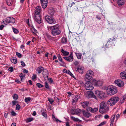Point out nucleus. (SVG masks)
I'll list each match as a JSON object with an SVG mask.
<instances>
[{
    "instance_id": "obj_60",
    "label": "nucleus",
    "mask_w": 126,
    "mask_h": 126,
    "mask_svg": "<svg viewBox=\"0 0 126 126\" xmlns=\"http://www.w3.org/2000/svg\"><path fill=\"white\" fill-rule=\"evenodd\" d=\"M48 80L49 82H50V83H52L53 81V80L51 78H49L48 79Z\"/></svg>"
},
{
    "instance_id": "obj_39",
    "label": "nucleus",
    "mask_w": 126,
    "mask_h": 126,
    "mask_svg": "<svg viewBox=\"0 0 126 126\" xmlns=\"http://www.w3.org/2000/svg\"><path fill=\"white\" fill-rule=\"evenodd\" d=\"M115 40H116L115 38H113V39H112L111 38H110L108 40L107 43H109L111 42H113V41Z\"/></svg>"
},
{
    "instance_id": "obj_34",
    "label": "nucleus",
    "mask_w": 126,
    "mask_h": 126,
    "mask_svg": "<svg viewBox=\"0 0 126 126\" xmlns=\"http://www.w3.org/2000/svg\"><path fill=\"white\" fill-rule=\"evenodd\" d=\"M45 35L48 39H52V37L48 33H46Z\"/></svg>"
},
{
    "instance_id": "obj_61",
    "label": "nucleus",
    "mask_w": 126,
    "mask_h": 126,
    "mask_svg": "<svg viewBox=\"0 0 126 126\" xmlns=\"http://www.w3.org/2000/svg\"><path fill=\"white\" fill-rule=\"evenodd\" d=\"M23 72L24 73H27L28 72V70L26 69L23 70Z\"/></svg>"
},
{
    "instance_id": "obj_15",
    "label": "nucleus",
    "mask_w": 126,
    "mask_h": 126,
    "mask_svg": "<svg viewBox=\"0 0 126 126\" xmlns=\"http://www.w3.org/2000/svg\"><path fill=\"white\" fill-rule=\"evenodd\" d=\"M7 21L9 23L14 24L15 23V20L12 17H9L7 18Z\"/></svg>"
},
{
    "instance_id": "obj_9",
    "label": "nucleus",
    "mask_w": 126,
    "mask_h": 126,
    "mask_svg": "<svg viewBox=\"0 0 126 126\" xmlns=\"http://www.w3.org/2000/svg\"><path fill=\"white\" fill-rule=\"evenodd\" d=\"M84 69V68L83 66L79 65L77 67L76 71L80 74H82L83 73Z\"/></svg>"
},
{
    "instance_id": "obj_26",
    "label": "nucleus",
    "mask_w": 126,
    "mask_h": 126,
    "mask_svg": "<svg viewBox=\"0 0 126 126\" xmlns=\"http://www.w3.org/2000/svg\"><path fill=\"white\" fill-rule=\"evenodd\" d=\"M82 112L83 115L85 116L87 118L89 117L91 115L90 113H89L88 112L86 111H85L83 110Z\"/></svg>"
},
{
    "instance_id": "obj_14",
    "label": "nucleus",
    "mask_w": 126,
    "mask_h": 126,
    "mask_svg": "<svg viewBox=\"0 0 126 126\" xmlns=\"http://www.w3.org/2000/svg\"><path fill=\"white\" fill-rule=\"evenodd\" d=\"M93 83L94 84V85L96 86H100L102 84V81H97L95 79H93Z\"/></svg>"
},
{
    "instance_id": "obj_3",
    "label": "nucleus",
    "mask_w": 126,
    "mask_h": 126,
    "mask_svg": "<svg viewBox=\"0 0 126 126\" xmlns=\"http://www.w3.org/2000/svg\"><path fill=\"white\" fill-rule=\"evenodd\" d=\"M106 90L107 94L110 95H113L117 92L116 87L112 85L108 86Z\"/></svg>"
},
{
    "instance_id": "obj_48",
    "label": "nucleus",
    "mask_w": 126,
    "mask_h": 126,
    "mask_svg": "<svg viewBox=\"0 0 126 126\" xmlns=\"http://www.w3.org/2000/svg\"><path fill=\"white\" fill-rule=\"evenodd\" d=\"M25 76L24 75V74L22 73H21L19 75V76L21 78V80L22 81V80L24 76Z\"/></svg>"
},
{
    "instance_id": "obj_32",
    "label": "nucleus",
    "mask_w": 126,
    "mask_h": 126,
    "mask_svg": "<svg viewBox=\"0 0 126 126\" xmlns=\"http://www.w3.org/2000/svg\"><path fill=\"white\" fill-rule=\"evenodd\" d=\"M75 54L78 59H81L82 56V54L81 53H75Z\"/></svg>"
},
{
    "instance_id": "obj_17",
    "label": "nucleus",
    "mask_w": 126,
    "mask_h": 126,
    "mask_svg": "<svg viewBox=\"0 0 126 126\" xmlns=\"http://www.w3.org/2000/svg\"><path fill=\"white\" fill-rule=\"evenodd\" d=\"M46 110L44 109H42L41 110V115L45 118H47V114L46 113Z\"/></svg>"
},
{
    "instance_id": "obj_55",
    "label": "nucleus",
    "mask_w": 126,
    "mask_h": 126,
    "mask_svg": "<svg viewBox=\"0 0 126 126\" xmlns=\"http://www.w3.org/2000/svg\"><path fill=\"white\" fill-rule=\"evenodd\" d=\"M21 65L23 66L24 67L25 66V64L24 63L23 61H21Z\"/></svg>"
},
{
    "instance_id": "obj_41",
    "label": "nucleus",
    "mask_w": 126,
    "mask_h": 126,
    "mask_svg": "<svg viewBox=\"0 0 126 126\" xmlns=\"http://www.w3.org/2000/svg\"><path fill=\"white\" fill-rule=\"evenodd\" d=\"M71 118L72 120L75 121H78L79 119L78 118H75L72 116L71 117Z\"/></svg>"
},
{
    "instance_id": "obj_58",
    "label": "nucleus",
    "mask_w": 126,
    "mask_h": 126,
    "mask_svg": "<svg viewBox=\"0 0 126 126\" xmlns=\"http://www.w3.org/2000/svg\"><path fill=\"white\" fill-rule=\"evenodd\" d=\"M36 78V75H33L32 77V79L33 80H34Z\"/></svg>"
},
{
    "instance_id": "obj_64",
    "label": "nucleus",
    "mask_w": 126,
    "mask_h": 126,
    "mask_svg": "<svg viewBox=\"0 0 126 126\" xmlns=\"http://www.w3.org/2000/svg\"><path fill=\"white\" fill-rule=\"evenodd\" d=\"M63 72L65 73H67L68 72L67 70L65 69H63Z\"/></svg>"
},
{
    "instance_id": "obj_25",
    "label": "nucleus",
    "mask_w": 126,
    "mask_h": 126,
    "mask_svg": "<svg viewBox=\"0 0 126 126\" xmlns=\"http://www.w3.org/2000/svg\"><path fill=\"white\" fill-rule=\"evenodd\" d=\"M48 13L51 15V16H53L54 14V11L53 9H49L48 11Z\"/></svg>"
},
{
    "instance_id": "obj_13",
    "label": "nucleus",
    "mask_w": 126,
    "mask_h": 126,
    "mask_svg": "<svg viewBox=\"0 0 126 126\" xmlns=\"http://www.w3.org/2000/svg\"><path fill=\"white\" fill-rule=\"evenodd\" d=\"M63 58L66 60L70 62H72L73 61L74 59L72 53L70 54L69 56L66 57H63Z\"/></svg>"
},
{
    "instance_id": "obj_45",
    "label": "nucleus",
    "mask_w": 126,
    "mask_h": 126,
    "mask_svg": "<svg viewBox=\"0 0 126 126\" xmlns=\"http://www.w3.org/2000/svg\"><path fill=\"white\" fill-rule=\"evenodd\" d=\"M20 108V106L19 104H17L16 106V109L17 110H19Z\"/></svg>"
},
{
    "instance_id": "obj_47",
    "label": "nucleus",
    "mask_w": 126,
    "mask_h": 126,
    "mask_svg": "<svg viewBox=\"0 0 126 126\" xmlns=\"http://www.w3.org/2000/svg\"><path fill=\"white\" fill-rule=\"evenodd\" d=\"M16 55L19 58H21L22 56L21 54L18 52H16Z\"/></svg>"
},
{
    "instance_id": "obj_51",
    "label": "nucleus",
    "mask_w": 126,
    "mask_h": 126,
    "mask_svg": "<svg viewBox=\"0 0 126 126\" xmlns=\"http://www.w3.org/2000/svg\"><path fill=\"white\" fill-rule=\"evenodd\" d=\"M45 87L47 89H49V85L48 83L47 82L45 83Z\"/></svg>"
},
{
    "instance_id": "obj_46",
    "label": "nucleus",
    "mask_w": 126,
    "mask_h": 126,
    "mask_svg": "<svg viewBox=\"0 0 126 126\" xmlns=\"http://www.w3.org/2000/svg\"><path fill=\"white\" fill-rule=\"evenodd\" d=\"M31 99L30 97H28L26 98H25V101L26 102H27L29 101H30Z\"/></svg>"
},
{
    "instance_id": "obj_18",
    "label": "nucleus",
    "mask_w": 126,
    "mask_h": 126,
    "mask_svg": "<svg viewBox=\"0 0 126 126\" xmlns=\"http://www.w3.org/2000/svg\"><path fill=\"white\" fill-rule=\"evenodd\" d=\"M87 110L89 111L92 113H94L96 112L98 110V108H96L94 109H92L91 107H89L87 109Z\"/></svg>"
},
{
    "instance_id": "obj_30",
    "label": "nucleus",
    "mask_w": 126,
    "mask_h": 126,
    "mask_svg": "<svg viewBox=\"0 0 126 126\" xmlns=\"http://www.w3.org/2000/svg\"><path fill=\"white\" fill-rule=\"evenodd\" d=\"M6 3L8 6H11L13 3V0H6Z\"/></svg>"
},
{
    "instance_id": "obj_5",
    "label": "nucleus",
    "mask_w": 126,
    "mask_h": 126,
    "mask_svg": "<svg viewBox=\"0 0 126 126\" xmlns=\"http://www.w3.org/2000/svg\"><path fill=\"white\" fill-rule=\"evenodd\" d=\"M93 76V72L91 70L87 71L85 75L86 78L90 81L91 80Z\"/></svg>"
},
{
    "instance_id": "obj_38",
    "label": "nucleus",
    "mask_w": 126,
    "mask_h": 126,
    "mask_svg": "<svg viewBox=\"0 0 126 126\" xmlns=\"http://www.w3.org/2000/svg\"><path fill=\"white\" fill-rule=\"evenodd\" d=\"M33 120V119L32 118H29L27 119L26 122H29L32 121Z\"/></svg>"
},
{
    "instance_id": "obj_19",
    "label": "nucleus",
    "mask_w": 126,
    "mask_h": 126,
    "mask_svg": "<svg viewBox=\"0 0 126 126\" xmlns=\"http://www.w3.org/2000/svg\"><path fill=\"white\" fill-rule=\"evenodd\" d=\"M43 75L44 78H47L48 75V71L46 69H44L43 72Z\"/></svg>"
},
{
    "instance_id": "obj_31",
    "label": "nucleus",
    "mask_w": 126,
    "mask_h": 126,
    "mask_svg": "<svg viewBox=\"0 0 126 126\" xmlns=\"http://www.w3.org/2000/svg\"><path fill=\"white\" fill-rule=\"evenodd\" d=\"M87 94L88 96L89 97H90L91 96H93V95L94 96V98H96V97L95 96L93 93L91 92H87Z\"/></svg>"
},
{
    "instance_id": "obj_11",
    "label": "nucleus",
    "mask_w": 126,
    "mask_h": 126,
    "mask_svg": "<svg viewBox=\"0 0 126 126\" xmlns=\"http://www.w3.org/2000/svg\"><path fill=\"white\" fill-rule=\"evenodd\" d=\"M34 17L35 20L38 23L40 24L41 23V20L40 15H37L34 14Z\"/></svg>"
},
{
    "instance_id": "obj_29",
    "label": "nucleus",
    "mask_w": 126,
    "mask_h": 126,
    "mask_svg": "<svg viewBox=\"0 0 126 126\" xmlns=\"http://www.w3.org/2000/svg\"><path fill=\"white\" fill-rule=\"evenodd\" d=\"M11 61L12 63L16 64L17 63V60L16 58L13 57L11 59Z\"/></svg>"
},
{
    "instance_id": "obj_40",
    "label": "nucleus",
    "mask_w": 126,
    "mask_h": 126,
    "mask_svg": "<svg viewBox=\"0 0 126 126\" xmlns=\"http://www.w3.org/2000/svg\"><path fill=\"white\" fill-rule=\"evenodd\" d=\"M13 31L15 33H17L19 32L18 30L16 29L13 28Z\"/></svg>"
},
{
    "instance_id": "obj_10",
    "label": "nucleus",
    "mask_w": 126,
    "mask_h": 126,
    "mask_svg": "<svg viewBox=\"0 0 126 126\" xmlns=\"http://www.w3.org/2000/svg\"><path fill=\"white\" fill-rule=\"evenodd\" d=\"M115 84H117L119 87H122L124 86V83L121 80L118 79L116 80L114 82Z\"/></svg>"
},
{
    "instance_id": "obj_1",
    "label": "nucleus",
    "mask_w": 126,
    "mask_h": 126,
    "mask_svg": "<svg viewBox=\"0 0 126 126\" xmlns=\"http://www.w3.org/2000/svg\"><path fill=\"white\" fill-rule=\"evenodd\" d=\"M48 29L51 31V34L54 36L59 35L61 32V31L59 30V25L58 24L49 26Z\"/></svg>"
},
{
    "instance_id": "obj_36",
    "label": "nucleus",
    "mask_w": 126,
    "mask_h": 126,
    "mask_svg": "<svg viewBox=\"0 0 126 126\" xmlns=\"http://www.w3.org/2000/svg\"><path fill=\"white\" fill-rule=\"evenodd\" d=\"M125 99V97L124 98L123 97H122L121 98V99L120 101V104H122L124 102V100Z\"/></svg>"
},
{
    "instance_id": "obj_16",
    "label": "nucleus",
    "mask_w": 126,
    "mask_h": 126,
    "mask_svg": "<svg viewBox=\"0 0 126 126\" xmlns=\"http://www.w3.org/2000/svg\"><path fill=\"white\" fill-rule=\"evenodd\" d=\"M41 8L40 6L37 7L35 10V14H34L37 15H40L41 11Z\"/></svg>"
},
{
    "instance_id": "obj_23",
    "label": "nucleus",
    "mask_w": 126,
    "mask_h": 126,
    "mask_svg": "<svg viewBox=\"0 0 126 126\" xmlns=\"http://www.w3.org/2000/svg\"><path fill=\"white\" fill-rule=\"evenodd\" d=\"M117 3L118 6L120 7L124 4V0H118L117 1Z\"/></svg>"
},
{
    "instance_id": "obj_22",
    "label": "nucleus",
    "mask_w": 126,
    "mask_h": 126,
    "mask_svg": "<svg viewBox=\"0 0 126 126\" xmlns=\"http://www.w3.org/2000/svg\"><path fill=\"white\" fill-rule=\"evenodd\" d=\"M44 69V68L42 66H39L36 69V71H37L39 74L41 73V72Z\"/></svg>"
},
{
    "instance_id": "obj_50",
    "label": "nucleus",
    "mask_w": 126,
    "mask_h": 126,
    "mask_svg": "<svg viewBox=\"0 0 126 126\" xmlns=\"http://www.w3.org/2000/svg\"><path fill=\"white\" fill-rule=\"evenodd\" d=\"M36 85L39 88H41L43 87V85L39 83H37Z\"/></svg>"
},
{
    "instance_id": "obj_7",
    "label": "nucleus",
    "mask_w": 126,
    "mask_h": 126,
    "mask_svg": "<svg viewBox=\"0 0 126 126\" xmlns=\"http://www.w3.org/2000/svg\"><path fill=\"white\" fill-rule=\"evenodd\" d=\"M45 18L46 20L50 24H54L55 23L54 19L52 18L51 16H50L46 15L45 16Z\"/></svg>"
},
{
    "instance_id": "obj_20",
    "label": "nucleus",
    "mask_w": 126,
    "mask_h": 126,
    "mask_svg": "<svg viewBox=\"0 0 126 126\" xmlns=\"http://www.w3.org/2000/svg\"><path fill=\"white\" fill-rule=\"evenodd\" d=\"M120 77L123 79H126V72L123 71L120 74Z\"/></svg>"
},
{
    "instance_id": "obj_42",
    "label": "nucleus",
    "mask_w": 126,
    "mask_h": 126,
    "mask_svg": "<svg viewBox=\"0 0 126 126\" xmlns=\"http://www.w3.org/2000/svg\"><path fill=\"white\" fill-rule=\"evenodd\" d=\"M58 58L59 61H60L62 64H65V63L62 60V58L61 57Z\"/></svg>"
},
{
    "instance_id": "obj_54",
    "label": "nucleus",
    "mask_w": 126,
    "mask_h": 126,
    "mask_svg": "<svg viewBox=\"0 0 126 126\" xmlns=\"http://www.w3.org/2000/svg\"><path fill=\"white\" fill-rule=\"evenodd\" d=\"M48 100L51 104H52L53 102V101L51 98H48Z\"/></svg>"
},
{
    "instance_id": "obj_27",
    "label": "nucleus",
    "mask_w": 126,
    "mask_h": 126,
    "mask_svg": "<svg viewBox=\"0 0 126 126\" xmlns=\"http://www.w3.org/2000/svg\"><path fill=\"white\" fill-rule=\"evenodd\" d=\"M61 52L63 56H67L69 54V53L67 51H65L63 49H61Z\"/></svg>"
},
{
    "instance_id": "obj_56",
    "label": "nucleus",
    "mask_w": 126,
    "mask_h": 126,
    "mask_svg": "<svg viewBox=\"0 0 126 126\" xmlns=\"http://www.w3.org/2000/svg\"><path fill=\"white\" fill-rule=\"evenodd\" d=\"M68 73L69 74L71 77H74V76L73 75V74L70 72V71L68 70Z\"/></svg>"
},
{
    "instance_id": "obj_28",
    "label": "nucleus",
    "mask_w": 126,
    "mask_h": 126,
    "mask_svg": "<svg viewBox=\"0 0 126 126\" xmlns=\"http://www.w3.org/2000/svg\"><path fill=\"white\" fill-rule=\"evenodd\" d=\"M89 103V102L87 101H84L81 102V104L83 108H85L86 107Z\"/></svg>"
},
{
    "instance_id": "obj_37",
    "label": "nucleus",
    "mask_w": 126,
    "mask_h": 126,
    "mask_svg": "<svg viewBox=\"0 0 126 126\" xmlns=\"http://www.w3.org/2000/svg\"><path fill=\"white\" fill-rule=\"evenodd\" d=\"M13 97V98L15 100H17L18 98V95L16 94H14Z\"/></svg>"
},
{
    "instance_id": "obj_53",
    "label": "nucleus",
    "mask_w": 126,
    "mask_h": 126,
    "mask_svg": "<svg viewBox=\"0 0 126 126\" xmlns=\"http://www.w3.org/2000/svg\"><path fill=\"white\" fill-rule=\"evenodd\" d=\"M74 63L75 66H77L79 64V62L78 61H75L74 62Z\"/></svg>"
},
{
    "instance_id": "obj_44",
    "label": "nucleus",
    "mask_w": 126,
    "mask_h": 126,
    "mask_svg": "<svg viewBox=\"0 0 126 126\" xmlns=\"http://www.w3.org/2000/svg\"><path fill=\"white\" fill-rule=\"evenodd\" d=\"M106 122L105 121H103L101 123H100L98 125H97V126H102L104 125L106 123Z\"/></svg>"
},
{
    "instance_id": "obj_4",
    "label": "nucleus",
    "mask_w": 126,
    "mask_h": 126,
    "mask_svg": "<svg viewBox=\"0 0 126 126\" xmlns=\"http://www.w3.org/2000/svg\"><path fill=\"white\" fill-rule=\"evenodd\" d=\"M119 100V98L117 97H112L107 101V103L110 106H113Z\"/></svg>"
},
{
    "instance_id": "obj_2",
    "label": "nucleus",
    "mask_w": 126,
    "mask_h": 126,
    "mask_svg": "<svg viewBox=\"0 0 126 126\" xmlns=\"http://www.w3.org/2000/svg\"><path fill=\"white\" fill-rule=\"evenodd\" d=\"M107 103L102 102L100 104L99 111L101 113H107L109 110V107Z\"/></svg>"
},
{
    "instance_id": "obj_8",
    "label": "nucleus",
    "mask_w": 126,
    "mask_h": 126,
    "mask_svg": "<svg viewBox=\"0 0 126 126\" xmlns=\"http://www.w3.org/2000/svg\"><path fill=\"white\" fill-rule=\"evenodd\" d=\"M84 85L85 88L87 90H91L94 88L92 84L89 80Z\"/></svg>"
},
{
    "instance_id": "obj_43",
    "label": "nucleus",
    "mask_w": 126,
    "mask_h": 126,
    "mask_svg": "<svg viewBox=\"0 0 126 126\" xmlns=\"http://www.w3.org/2000/svg\"><path fill=\"white\" fill-rule=\"evenodd\" d=\"M3 22L4 23V24L5 25H7L8 23H8V22L7 21V18L6 20H2Z\"/></svg>"
},
{
    "instance_id": "obj_24",
    "label": "nucleus",
    "mask_w": 126,
    "mask_h": 126,
    "mask_svg": "<svg viewBox=\"0 0 126 126\" xmlns=\"http://www.w3.org/2000/svg\"><path fill=\"white\" fill-rule=\"evenodd\" d=\"M67 42V38L63 37L62 38L61 42L63 44H66Z\"/></svg>"
},
{
    "instance_id": "obj_52",
    "label": "nucleus",
    "mask_w": 126,
    "mask_h": 126,
    "mask_svg": "<svg viewBox=\"0 0 126 126\" xmlns=\"http://www.w3.org/2000/svg\"><path fill=\"white\" fill-rule=\"evenodd\" d=\"M71 113L73 115L75 114H76L75 110H74L73 109H72L71 111Z\"/></svg>"
},
{
    "instance_id": "obj_57",
    "label": "nucleus",
    "mask_w": 126,
    "mask_h": 126,
    "mask_svg": "<svg viewBox=\"0 0 126 126\" xmlns=\"http://www.w3.org/2000/svg\"><path fill=\"white\" fill-rule=\"evenodd\" d=\"M8 70L9 71H10L11 72H12L13 71V68L11 67L9 68Z\"/></svg>"
},
{
    "instance_id": "obj_62",
    "label": "nucleus",
    "mask_w": 126,
    "mask_h": 126,
    "mask_svg": "<svg viewBox=\"0 0 126 126\" xmlns=\"http://www.w3.org/2000/svg\"><path fill=\"white\" fill-rule=\"evenodd\" d=\"M104 118L105 119H107L109 118V116L108 115H105L104 116Z\"/></svg>"
},
{
    "instance_id": "obj_21",
    "label": "nucleus",
    "mask_w": 126,
    "mask_h": 126,
    "mask_svg": "<svg viewBox=\"0 0 126 126\" xmlns=\"http://www.w3.org/2000/svg\"><path fill=\"white\" fill-rule=\"evenodd\" d=\"M115 115H114L111 117L110 120V126H113L114 121L115 119Z\"/></svg>"
},
{
    "instance_id": "obj_33",
    "label": "nucleus",
    "mask_w": 126,
    "mask_h": 126,
    "mask_svg": "<svg viewBox=\"0 0 126 126\" xmlns=\"http://www.w3.org/2000/svg\"><path fill=\"white\" fill-rule=\"evenodd\" d=\"M76 114H78L80 112H83V110H80L79 109H77L75 110Z\"/></svg>"
},
{
    "instance_id": "obj_49",
    "label": "nucleus",
    "mask_w": 126,
    "mask_h": 126,
    "mask_svg": "<svg viewBox=\"0 0 126 126\" xmlns=\"http://www.w3.org/2000/svg\"><path fill=\"white\" fill-rule=\"evenodd\" d=\"M41 3H42V2L44 3H47V0H40Z\"/></svg>"
},
{
    "instance_id": "obj_59",
    "label": "nucleus",
    "mask_w": 126,
    "mask_h": 126,
    "mask_svg": "<svg viewBox=\"0 0 126 126\" xmlns=\"http://www.w3.org/2000/svg\"><path fill=\"white\" fill-rule=\"evenodd\" d=\"M11 114L13 116H15L16 115V113L13 111H12L11 112Z\"/></svg>"
},
{
    "instance_id": "obj_35",
    "label": "nucleus",
    "mask_w": 126,
    "mask_h": 126,
    "mask_svg": "<svg viewBox=\"0 0 126 126\" xmlns=\"http://www.w3.org/2000/svg\"><path fill=\"white\" fill-rule=\"evenodd\" d=\"M41 4L43 8L45 9L47 7V3H44L43 2H42V3H41Z\"/></svg>"
},
{
    "instance_id": "obj_6",
    "label": "nucleus",
    "mask_w": 126,
    "mask_h": 126,
    "mask_svg": "<svg viewBox=\"0 0 126 126\" xmlns=\"http://www.w3.org/2000/svg\"><path fill=\"white\" fill-rule=\"evenodd\" d=\"M95 92L96 95L99 98L101 99H103L104 98L105 94L103 91L97 90Z\"/></svg>"
},
{
    "instance_id": "obj_12",
    "label": "nucleus",
    "mask_w": 126,
    "mask_h": 126,
    "mask_svg": "<svg viewBox=\"0 0 126 126\" xmlns=\"http://www.w3.org/2000/svg\"><path fill=\"white\" fill-rule=\"evenodd\" d=\"M80 97L79 95H74L73 96L72 98V102L73 104H76L78 100Z\"/></svg>"
},
{
    "instance_id": "obj_63",
    "label": "nucleus",
    "mask_w": 126,
    "mask_h": 126,
    "mask_svg": "<svg viewBox=\"0 0 126 126\" xmlns=\"http://www.w3.org/2000/svg\"><path fill=\"white\" fill-rule=\"evenodd\" d=\"M123 63L125 67H126V58L124 60L123 62Z\"/></svg>"
}]
</instances>
